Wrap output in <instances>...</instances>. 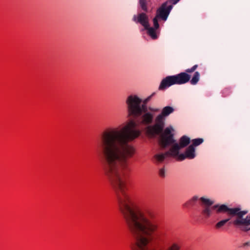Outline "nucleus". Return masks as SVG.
I'll list each match as a JSON object with an SVG mask.
<instances>
[{
  "mask_svg": "<svg viewBox=\"0 0 250 250\" xmlns=\"http://www.w3.org/2000/svg\"><path fill=\"white\" fill-rule=\"evenodd\" d=\"M152 93L143 102L136 95L128 96L125 101L127 116L131 119L123 127H110L103 131L97 142L105 176L114 189L117 198H130L127 192V176L130 171V158L135 149L129 142L141 134L138 124L149 125L154 114L147 111V103L155 95Z\"/></svg>",
  "mask_w": 250,
  "mask_h": 250,
  "instance_id": "1",
  "label": "nucleus"
},
{
  "mask_svg": "<svg viewBox=\"0 0 250 250\" xmlns=\"http://www.w3.org/2000/svg\"><path fill=\"white\" fill-rule=\"evenodd\" d=\"M165 117L159 114L155 118V123L153 125H146V132L149 136L153 137L160 135V145L162 148H165L168 145L174 142L173 130L172 127H167L164 130Z\"/></svg>",
  "mask_w": 250,
  "mask_h": 250,
  "instance_id": "2",
  "label": "nucleus"
},
{
  "mask_svg": "<svg viewBox=\"0 0 250 250\" xmlns=\"http://www.w3.org/2000/svg\"><path fill=\"white\" fill-rule=\"evenodd\" d=\"M198 200L200 201L201 206L202 207L201 211V214L205 218L207 219L209 218L211 215V208H210V206H212L214 204V201L209 198L205 197L199 198L198 196L195 195L185 203L183 206L185 208H189L195 205Z\"/></svg>",
  "mask_w": 250,
  "mask_h": 250,
  "instance_id": "3",
  "label": "nucleus"
},
{
  "mask_svg": "<svg viewBox=\"0 0 250 250\" xmlns=\"http://www.w3.org/2000/svg\"><path fill=\"white\" fill-rule=\"evenodd\" d=\"M248 211H237L236 216L232 221V224L240 230L247 232L250 230V215L244 218Z\"/></svg>",
  "mask_w": 250,
  "mask_h": 250,
  "instance_id": "4",
  "label": "nucleus"
},
{
  "mask_svg": "<svg viewBox=\"0 0 250 250\" xmlns=\"http://www.w3.org/2000/svg\"><path fill=\"white\" fill-rule=\"evenodd\" d=\"M174 142L172 143L173 146L171 147L169 151L166 152L164 153H159L154 155V158L158 163H162L164 161L165 158L167 157L172 156H177L179 159V150L181 148L179 144ZM172 144V143H171ZM169 144L168 145L169 146Z\"/></svg>",
  "mask_w": 250,
  "mask_h": 250,
  "instance_id": "5",
  "label": "nucleus"
},
{
  "mask_svg": "<svg viewBox=\"0 0 250 250\" xmlns=\"http://www.w3.org/2000/svg\"><path fill=\"white\" fill-rule=\"evenodd\" d=\"M198 66L197 64H195L191 68L187 69L184 72L173 75L176 84H183L188 82L191 78L189 74L193 72Z\"/></svg>",
  "mask_w": 250,
  "mask_h": 250,
  "instance_id": "6",
  "label": "nucleus"
},
{
  "mask_svg": "<svg viewBox=\"0 0 250 250\" xmlns=\"http://www.w3.org/2000/svg\"><path fill=\"white\" fill-rule=\"evenodd\" d=\"M168 1H167L162 4V5L157 10V18L166 21L173 8L172 5L167 6Z\"/></svg>",
  "mask_w": 250,
  "mask_h": 250,
  "instance_id": "7",
  "label": "nucleus"
},
{
  "mask_svg": "<svg viewBox=\"0 0 250 250\" xmlns=\"http://www.w3.org/2000/svg\"><path fill=\"white\" fill-rule=\"evenodd\" d=\"M210 208H211V213H212V210L213 209H216V212L217 213L227 212L229 214L235 216V217L236 216L237 211L240 210V208H229L225 205H215L213 206H210Z\"/></svg>",
  "mask_w": 250,
  "mask_h": 250,
  "instance_id": "8",
  "label": "nucleus"
},
{
  "mask_svg": "<svg viewBox=\"0 0 250 250\" xmlns=\"http://www.w3.org/2000/svg\"><path fill=\"white\" fill-rule=\"evenodd\" d=\"M132 21L136 23L140 24L144 28H146L149 24L148 16L144 12L133 15Z\"/></svg>",
  "mask_w": 250,
  "mask_h": 250,
  "instance_id": "9",
  "label": "nucleus"
},
{
  "mask_svg": "<svg viewBox=\"0 0 250 250\" xmlns=\"http://www.w3.org/2000/svg\"><path fill=\"white\" fill-rule=\"evenodd\" d=\"M196 156L195 149L193 145H190L187 147L184 153L179 155V160L183 161L185 159H192Z\"/></svg>",
  "mask_w": 250,
  "mask_h": 250,
  "instance_id": "10",
  "label": "nucleus"
},
{
  "mask_svg": "<svg viewBox=\"0 0 250 250\" xmlns=\"http://www.w3.org/2000/svg\"><path fill=\"white\" fill-rule=\"evenodd\" d=\"M174 84H176V83L173 75L167 76L161 81L159 89L160 90H164Z\"/></svg>",
  "mask_w": 250,
  "mask_h": 250,
  "instance_id": "11",
  "label": "nucleus"
},
{
  "mask_svg": "<svg viewBox=\"0 0 250 250\" xmlns=\"http://www.w3.org/2000/svg\"><path fill=\"white\" fill-rule=\"evenodd\" d=\"M144 30H146L147 31V34L151 37V38L153 40H156L158 38V35L157 32V29L153 28L152 27H150V25L149 24L148 27L146 28H144L142 30V31H144Z\"/></svg>",
  "mask_w": 250,
  "mask_h": 250,
  "instance_id": "12",
  "label": "nucleus"
},
{
  "mask_svg": "<svg viewBox=\"0 0 250 250\" xmlns=\"http://www.w3.org/2000/svg\"><path fill=\"white\" fill-rule=\"evenodd\" d=\"M190 142V138L186 136H183L179 140V145L181 147V148L185 147L187 146H188Z\"/></svg>",
  "mask_w": 250,
  "mask_h": 250,
  "instance_id": "13",
  "label": "nucleus"
},
{
  "mask_svg": "<svg viewBox=\"0 0 250 250\" xmlns=\"http://www.w3.org/2000/svg\"><path fill=\"white\" fill-rule=\"evenodd\" d=\"M174 111V109L169 106H167L164 107L162 110L161 113L160 114L163 117H165V118L170 115L171 113H173Z\"/></svg>",
  "mask_w": 250,
  "mask_h": 250,
  "instance_id": "14",
  "label": "nucleus"
},
{
  "mask_svg": "<svg viewBox=\"0 0 250 250\" xmlns=\"http://www.w3.org/2000/svg\"><path fill=\"white\" fill-rule=\"evenodd\" d=\"M200 74L199 72L196 71L194 73L192 78L190 81L192 85H196L200 80Z\"/></svg>",
  "mask_w": 250,
  "mask_h": 250,
  "instance_id": "15",
  "label": "nucleus"
},
{
  "mask_svg": "<svg viewBox=\"0 0 250 250\" xmlns=\"http://www.w3.org/2000/svg\"><path fill=\"white\" fill-rule=\"evenodd\" d=\"M139 2L142 10L144 12H147V0H139Z\"/></svg>",
  "mask_w": 250,
  "mask_h": 250,
  "instance_id": "16",
  "label": "nucleus"
},
{
  "mask_svg": "<svg viewBox=\"0 0 250 250\" xmlns=\"http://www.w3.org/2000/svg\"><path fill=\"white\" fill-rule=\"evenodd\" d=\"M229 220L230 218H228L219 221L215 225V228L217 229L221 228L222 227L224 226L226 223H227Z\"/></svg>",
  "mask_w": 250,
  "mask_h": 250,
  "instance_id": "17",
  "label": "nucleus"
},
{
  "mask_svg": "<svg viewBox=\"0 0 250 250\" xmlns=\"http://www.w3.org/2000/svg\"><path fill=\"white\" fill-rule=\"evenodd\" d=\"M204 142V140L202 138H197L193 139L192 140L193 146L194 147L195 146H197L200 144H201Z\"/></svg>",
  "mask_w": 250,
  "mask_h": 250,
  "instance_id": "18",
  "label": "nucleus"
},
{
  "mask_svg": "<svg viewBox=\"0 0 250 250\" xmlns=\"http://www.w3.org/2000/svg\"><path fill=\"white\" fill-rule=\"evenodd\" d=\"M159 19V18H157V16H155L154 19H153V25L154 27L153 28H154L155 29H159V24L158 23V20Z\"/></svg>",
  "mask_w": 250,
  "mask_h": 250,
  "instance_id": "19",
  "label": "nucleus"
},
{
  "mask_svg": "<svg viewBox=\"0 0 250 250\" xmlns=\"http://www.w3.org/2000/svg\"><path fill=\"white\" fill-rule=\"evenodd\" d=\"M159 174L161 177H164L165 176V170L164 168L160 169Z\"/></svg>",
  "mask_w": 250,
  "mask_h": 250,
  "instance_id": "20",
  "label": "nucleus"
},
{
  "mask_svg": "<svg viewBox=\"0 0 250 250\" xmlns=\"http://www.w3.org/2000/svg\"><path fill=\"white\" fill-rule=\"evenodd\" d=\"M242 247L244 248L250 247V241L243 243Z\"/></svg>",
  "mask_w": 250,
  "mask_h": 250,
  "instance_id": "21",
  "label": "nucleus"
},
{
  "mask_svg": "<svg viewBox=\"0 0 250 250\" xmlns=\"http://www.w3.org/2000/svg\"><path fill=\"white\" fill-rule=\"evenodd\" d=\"M180 0H169V2L172 4H176Z\"/></svg>",
  "mask_w": 250,
  "mask_h": 250,
  "instance_id": "22",
  "label": "nucleus"
},
{
  "mask_svg": "<svg viewBox=\"0 0 250 250\" xmlns=\"http://www.w3.org/2000/svg\"><path fill=\"white\" fill-rule=\"evenodd\" d=\"M153 111H157L158 110V109H154V110H153Z\"/></svg>",
  "mask_w": 250,
  "mask_h": 250,
  "instance_id": "23",
  "label": "nucleus"
}]
</instances>
